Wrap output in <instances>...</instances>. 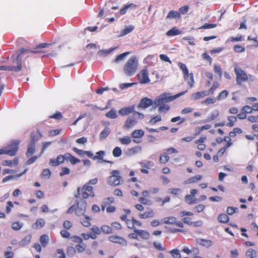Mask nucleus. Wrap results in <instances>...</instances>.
Listing matches in <instances>:
<instances>
[{"label": "nucleus", "mask_w": 258, "mask_h": 258, "mask_svg": "<svg viewBox=\"0 0 258 258\" xmlns=\"http://www.w3.org/2000/svg\"><path fill=\"white\" fill-rule=\"evenodd\" d=\"M138 68V60L135 55L131 56L124 64L123 70L126 76L131 77L135 74Z\"/></svg>", "instance_id": "nucleus-1"}, {"label": "nucleus", "mask_w": 258, "mask_h": 258, "mask_svg": "<svg viewBox=\"0 0 258 258\" xmlns=\"http://www.w3.org/2000/svg\"><path fill=\"white\" fill-rule=\"evenodd\" d=\"M94 196V188L92 186H88V184H86L82 187L77 188V193L75 196L76 198H82L84 200L89 198H93Z\"/></svg>", "instance_id": "nucleus-2"}, {"label": "nucleus", "mask_w": 258, "mask_h": 258, "mask_svg": "<svg viewBox=\"0 0 258 258\" xmlns=\"http://www.w3.org/2000/svg\"><path fill=\"white\" fill-rule=\"evenodd\" d=\"M234 72L236 75V85H241L244 82L248 81L252 76L247 75V73L236 63L234 65Z\"/></svg>", "instance_id": "nucleus-3"}, {"label": "nucleus", "mask_w": 258, "mask_h": 258, "mask_svg": "<svg viewBox=\"0 0 258 258\" xmlns=\"http://www.w3.org/2000/svg\"><path fill=\"white\" fill-rule=\"evenodd\" d=\"M87 208V202L84 200H80L77 202V205L71 206L68 210L67 213L71 214L75 212L78 216L84 215Z\"/></svg>", "instance_id": "nucleus-4"}, {"label": "nucleus", "mask_w": 258, "mask_h": 258, "mask_svg": "<svg viewBox=\"0 0 258 258\" xmlns=\"http://www.w3.org/2000/svg\"><path fill=\"white\" fill-rule=\"evenodd\" d=\"M144 117L143 114L139 112H135L133 115L129 116L123 126V128L125 130H128L133 128L138 122V119H143Z\"/></svg>", "instance_id": "nucleus-5"}, {"label": "nucleus", "mask_w": 258, "mask_h": 258, "mask_svg": "<svg viewBox=\"0 0 258 258\" xmlns=\"http://www.w3.org/2000/svg\"><path fill=\"white\" fill-rule=\"evenodd\" d=\"M51 45L50 43H41L37 45L34 48V50L33 51H30L28 49L27 52H24V53H27L29 52L34 53H40L43 54V56H53L55 52L54 51L52 50L50 53L48 52L50 50H42L43 48H48L49 46H50Z\"/></svg>", "instance_id": "nucleus-6"}, {"label": "nucleus", "mask_w": 258, "mask_h": 258, "mask_svg": "<svg viewBox=\"0 0 258 258\" xmlns=\"http://www.w3.org/2000/svg\"><path fill=\"white\" fill-rule=\"evenodd\" d=\"M27 52V50H25L24 48H21L19 50V53L18 54L16 60L17 62V66H0V70L2 71H13L15 72H19L22 70V58L21 55L24 52Z\"/></svg>", "instance_id": "nucleus-7"}, {"label": "nucleus", "mask_w": 258, "mask_h": 258, "mask_svg": "<svg viewBox=\"0 0 258 258\" xmlns=\"http://www.w3.org/2000/svg\"><path fill=\"white\" fill-rule=\"evenodd\" d=\"M187 92V90L179 93L173 96H166L164 95H161L159 97L156 98L154 100V104L156 106H158L160 105L164 104V103L169 102L172 101L179 97L184 95Z\"/></svg>", "instance_id": "nucleus-8"}, {"label": "nucleus", "mask_w": 258, "mask_h": 258, "mask_svg": "<svg viewBox=\"0 0 258 258\" xmlns=\"http://www.w3.org/2000/svg\"><path fill=\"white\" fill-rule=\"evenodd\" d=\"M178 66L182 72L184 80L187 82L190 88H192L194 86L195 83L192 73H189L188 69L186 65L182 62H178Z\"/></svg>", "instance_id": "nucleus-9"}, {"label": "nucleus", "mask_w": 258, "mask_h": 258, "mask_svg": "<svg viewBox=\"0 0 258 258\" xmlns=\"http://www.w3.org/2000/svg\"><path fill=\"white\" fill-rule=\"evenodd\" d=\"M121 180L122 177L120 176L119 171L114 170L111 171L107 182L110 185L115 186L119 185Z\"/></svg>", "instance_id": "nucleus-10"}, {"label": "nucleus", "mask_w": 258, "mask_h": 258, "mask_svg": "<svg viewBox=\"0 0 258 258\" xmlns=\"http://www.w3.org/2000/svg\"><path fill=\"white\" fill-rule=\"evenodd\" d=\"M19 144V141L13 142L7 148L0 149V155L2 154H7L12 156L15 155L18 150Z\"/></svg>", "instance_id": "nucleus-11"}, {"label": "nucleus", "mask_w": 258, "mask_h": 258, "mask_svg": "<svg viewBox=\"0 0 258 258\" xmlns=\"http://www.w3.org/2000/svg\"><path fill=\"white\" fill-rule=\"evenodd\" d=\"M178 151L173 147L167 149L163 154H161L159 158V162L161 164H165L169 160L168 155L172 153H178Z\"/></svg>", "instance_id": "nucleus-12"}, {"label": "nucleus", "mask_w": 258, "mask_h": 258, "mask_svg": "<svg viewBox=\"0 0 258 258\" xmlns=\"http://www.w3.org/2000/svg\"><path fill=\"white\" fill-rule=\"evenodd\" d=\"M162 221L164 224L175 225L181 228L184 227L183 223L177 220L176 218L173 216L165 217L162 220Z\"/></svg>", "instance_id": "nucleus-13"}, {"label": "nucleus", "mask_w": 258, "mask_h": 258, "mask_svg": "<svg viewBox=\"0 0 258 258\" xmlns=\"http://www.w3.org/2000/svg\"><path fill=\"white\" fill-rule=\"evenodd\" d=\"M139 82L140 84L149 83L150 80L148 77V72L146 69L141 70L138 75Z\"/></svg>", "instance_id": "nucleus-14"}, {"label": "nucleus", "mask_w": 258, "mask_h": 258, "mask_svg": "<svg viewBox=\"0 0 258 258\" xmlns=\"http://www.w3.org/2000/svg\"><path fill=\"white\" fill-rule=\"evenodd\" d=\"M145 132L143 130H136L131 134V137L133 138V142L135 143L139 144L141 142V140H140L144 136Z\"/></svg>", "instance_id": "nucleus-15"}, {"label": "nucleus", "mask_w": 258, "mask_h": 258, "mask_svg": "<svg viewBox=\"0 0 258 258\" xmlns=\"http://www.w3.org/2000/svg\"><path fill=\"white\" fill-rule=\"evenodd\" d=\"M108 240L112 243H118L122 245H126L127 243V240L125 238L118 235H111L109 236Z\"/></svg>", "instance_id": "nucleus-16"}, {"label": "nucleus", "mask_w": 258, "mask_h": 258, "mask_svg": "<svg viewBox=\"0 0 258 258\" xmlns=\"http://www.w3.org/2000/svg\"><path fill=\"white\" fill-rule=\"evenodd\" d=\"M153 104V101L152 99L145 97L141 99L140 103L138 105V108L142 109H146Z\"/></svg>", "instance_id": "nucleus-17"}, {"label": "nucleus", "mask_w": 258, "mask_h": 258, "mask_svg": "<svg viewBox=\"0 0 258 258\" xmlns=\"http://www.w3.org/2000/svg\"><path fill=\"white\" fill-rule=\"evenodd\" d=\"M135 109V106L134 105L121 108L119 111L118 113L122 116L127 115L131 113H134Z\"/></svg>", "instance_id": "nucleus-18"}, {"label": "nucleus", "mask_w": 258, "mask_h": 258, "mask_svg": "<svg viewBox=\"0 0 258 258\" xmlns=\"http://www.w3.org/2000/svg\"><path fill=\"white\" fill-rule=\"evenodd\" d=\"M64 158L63 155H59L56 159H50L49 160V164L52 166H57L60 164L63 163Z\"/></svg>", "instance_id": "nucleus-19"}, {"label": "nucleus", "mask_w": 258, "mask_h": 258, "mask_svg": "<svg viewBox=\"0 0 258 258\" xmlns=\"http://www.w3.org/2000/svg\"><path fill=\"white\" fill-rule=\"evenodd\" d=\"M139 216V217L142 219L152 218L155 216V213L153 210L150 209L148 211L144 212L143 213H140Z\"/></svg>", "instance_id": "nucleus-20"}, {"label": "nucleus", "mask_w": 258, "mask_h": 258, "mask_svg": "<svg viewBox=\"0 0 258 258\" xmlns=\"http://www.w3.org/2000/svg\"><path fill=\"white\" fill-rule=\"evenodd\" d=\"M134 232L143 239L147 240L150 238V233L146 230H138L135 228Z\"/></svg>", "instance_id": "nucleus-21"}, {"label": "nucleus", "mask_w": 258, "mask_h": 258, "mask_svg": "<svg viewBox=\"0 0 258 258\" xmlns=\"http://www.w3.org/2000/svg\"><path fill=\"white\" fill-rule=\"evenodd\" d=\"M45 224L44 220L42 218H38L36 222L32 225V228L33 229H40L43 228Z\"/></svg>", "instance_id": "nucleus-22"}, {"label": "nucleus", "mask_w": 258, "mask_h": 258, "mask_svg": "<svg viewBox=\"0 0 258 258\" xmlns=\"http://www.w3.org/2000/svg\"><path fill=\"white\" fill-rule=\"evenodd\" d=\"M196 242L197 243L207 248L211 246L213 244V242L211 240H207L204 239H197Z\"/></svg>", "instance_id": "nucleus-23"}, {"label": "nucleus", "mask_w": 258, "mask_h": 258, "mask_svg": "<svg viewBox=\"0 0 258 258\" xmlns=\"http://www.w3.org/2000/svg\"><path fill=\"white\" fill-rule=\"evenodd\" d=\"M182 31L177 28L176 27H173L172 29L166 32V35L168 37H172L181 34Z\"/></svg>", "instance_id": "nucleus-24"}, {"label": "nucleus", "mask_w": 258, "mask_h": 258, "mask_svg": "<svg viewBox=\"0 0 258 258\" xmlns=\"http://www.w3.org/2000/svg\"><path fill=\"white\" fill-rule=\"evenodd\" d=\"M207 95H209L206 91L197 92L191 95V98L194 100H197Z\"/></svg>", "instance_id": "nucleus-25"}, {"label": "nucleus", "mask_w": 258, "mask_h": 258, "mask_svg": "<svg viewBox=\"0 0 258 258\" xmlns=\"http://www.w3.org/2000/svg\"><path fill=\"white\" fill-rule=\"evenodd\" d=\"M202 176L200 175H197L195 176L191 177L186 180L184 181V184H188L190 183H194L198 182L200 180H201Z\"/></svg>", "instance_id": "nucleus-26"}, {"label": "nucleus", "mask_w": 258, "mask_h": 258, "mask_svg": "<svg viewBox=\"0 0 258 258\" xmlns=\"http://www.w3.org/2000/svg\"><path fill=\"white\" fill-rule=\"evenodd\" d=\"M27 172V169H25L23 172L16 175H8L6 176L3 179L2 182L3 183L6 182L7 181L13 179L14 178H18L21 177L22 175L25 174Z\"/></svg>", "instance_id": "nucleus-27"}, {"label": "nucleus", "mask_w": 258, "mask_h": 258, "mask_svg": "<svg viewBox=\"0 0 258 258\" xmlns=\"http://www.w3.org/2000/svg\"><path fill=\"white\" fill-rule=\"evenodd\" d=\"M73 150L79 155H82L83 153L84 154L87 155L89 158L94 159V156L93 154L90 151H83L82 150L78 149L76 147H74L73 149Z\"/></svg>", "instance_id": "nucleus-28"}, {"label": "nucleus", "mask_w": 258, "mask_h": 258, "mask_svg": "<svg viewBox=\"0 0 258 258\" xmlns=\"http://www.w3.org/2000/svg\"><path fill=\"white\" fill-rule=\"evenodd\" d=\"M142 151V147L140 146H135L127 149V153L130 155H134Z\"/></svg>", "instance_id": "nucleus-29"}, {"label": "nucleus", "mask_w": 258, "mask_h": 258, "mask_svg": "<svg viewBox=\"0 0 258 258\" xmlns=\"http://www.w3.org/2000/svg\"><path fill=\"white\" fill-rule=\"evenodd\" d=\"M219 115V112L218 110H215L211 112L209 116L207 117V119L204 121L206 122H210L215 119H216Z\"/></svg>", "instance_id": "nucleus-30"}, {"label": "nucleus", "mask_w": 258, "mask_h": 258, "mask_svg": "<svg viewBox=\"0 0 258 258\" xmlns=\"http://www.w3.org/2000/svg\"><path fill=\"white\" fill-rule=\"evenodd\" d=\"M180 17V13H179L178 11L171 10L169 11L166 18L167 19H170L173 18H179Z\"/></svg>", "instance_id": "nucleus-31"}, {"label": "nucleus", "mask_w": 258, "mask_h": 258, "mask_svg": "<svg viewBox=\"0 0 258 258\" xmlns=\"http://www.w3.org/2000/svg\"><path fill=\"white\" fill-rule=\"evenodd\" d=\"M212 127L211 125L207 124L205 125H203L201 127H198L196 128V132H195V136L199 135L201 132H202L204 130H207L211 128Z\"/></svg>", "instance_id": "nucleus-32"}, {"label": "nucleus", "mask_w": 258, "mask_h": 258, "mask_svg": "<svg viewBox=\"0 0 258 258\" xmlns=\"http://www.w3.org/2000/svg\"><path fill=\"white\" fill-rule=\"evenodd\" d=\"M35 152V145L29 144L28 145V148L26 153L27 157H29L32 155Z\"/></svg>", "instance_id": "nucleus-33"}, {"label": "nucleus", "mask_w": 258, "mask_h": 258, "mask_svg": "<svg viewBox=\"0 0 258 258\" xmlns=\"http://www.w3.org/2000/svg\"><path fill=\"white\" fill-rule=\"evenodd\" d=\"M110 133V130L109 127H106L100 134V139H105Z\"/></svg>", "instance_id": "nucleus-34"}, {"label": "nucleus", "mask_w": 258, "mask_h": 258, "mask_svg": "<svg viewBox=\"0 0 258 258\" xmlns=\"http://www.w3.org/2000/svg\"><path fill=\"white\" fill-rule=\"evenodd\" d=\"M48 236L46 234H43L40 237V242L42 246L45 247L48 243Z\"/></svg>", "instance_id": "nucleus-35"}, {"label": "nucleus", "mask_w": 258, "mask_h": 258, "mask_svg": "<svg viewBox=\"0 0 258 258\" xmlns=\"http://www.w3.org/2000/svg\"><path fill=\"white\" fill-rule=\"evenodd\" d=\"M218 220L219 222L222 223H226L229 221V217L225 214H220L218 217Z\"/></svg>", "instance_id": "nucleus-36"}, {"label": "nucleus", "mask_w": 258, "mask_h": 258, "mask_svg": "<svg viewBox=\"0 0 258 258\" xmlns=\"http://www.w3.org/2000/svg\"><path fill=\"white\" fill-rule=\"evenodd\" d=\"M101 231L106 234H110L113 233L112 228L111 226H109L106 225H103L101 227Z\"/></svg>", "instance_id": "nucleus-37"}, {"label": "nucleus", "mask_w": 258, "mask_h": 258, "mask_svg": "<svg viewBox=\"0 0 258 258\" xmlns=\"http://www.w3.org/2000/svg\"><path fill=\"white\" fill-rule=\"evenodd\" d=\"M237 116L236 117L235 116H232V115L228 116L227 117V119L229 121V122H228V123H227V125L229 127L233 126L234 125V123L237 121Z\"/></svg>", "instance_id": "nucleus-38"}, {"label": "nucleus", "mask_w": 258, "mask_h": 258, "mask_svg": "<svg viewBox=\"0 0 258 258\" xmlns=\"http://www.w3.org/2000/svg\"><path fill=\"white\" fill-rule=\"evenodd\" d=\"M119 141L122 145H128L131 143L132 140L130 137L125 136L122 138H119Z\"/></svg>", "instance_id": "nucleus-39"}, {"label": "nucleus", "mask_w": 258, "mask_h": 258, "mask_svg": "<svg viewBox=\"0 0 258 258\" xmlns=\"http://www.w3.org/2000/svg\"><path fill=\"white\" fill-rule=\"evenodd\" d=\"M220 86L219 83L218 82H214L212 87L209 90L207 91L208 95H212L214 93L215 90L218 88Z\"/></svg>", "instance_id": "nucleus-40"}, {"label": "nucleus", "mask_w": 258, "mask_h": 258, "mask_svg": "<svg viewBox=\"0 0 258 258\" xmlns=\"http://www.w3.org/2000/svg\"><path fill=\"white\" fill-rule=\"evenodd\" d=\"M31 239V236L30 235H28L26 236L21 241L20 243V245L22 246H25L30 242Z\"/></svg>", "instance_id": "nucleus-41"}, {"label": "nucleus", "mask_w": 258, "mask_h": 258, "mask_svg": "<svg viewBox=\"0 0 258 258\" xmlns=\"http://www.w3.org/2000/svg\"><path fill=\"white\" fill-rule=\"evenodd\" d=\"M256 251L252 248L248 249L246 252L247 258H255L256 257Z\"/></svg>", "instance_id": "nucleus-42"}, {"label": "nucleus", "mask_w": 258, "mask_h": 258, "mask_svg": "<svg viewBox=\"0 0 258 258\" xmlns=\"http://www.w3.org/2000/svg\"><path fill=\"white\" fill-rule=\"evenodd\" d=\"M214 73L218 75L219 78L220 79L222 76V70L220 65L215 64L214 66Z\"/></svg>", "instance_id": "nucleus-43"}, {"label": "nucleus", "mask_w": 258, "mask_h": 258, "mask_svg": "<svg viewBox=\"0 0 258 258\" xmlns=\"http://www.w3.org/2000/svg\"><path fill=\"white\" fill-rule=\"evenodd\" d=\"M130 53V52H125L121 54H119L115 58L114 62H118L119 61L123 60L124 58Z\"/></svg>", "instance_id": "nucleus-44"}, {"label": "nucleus", "mask_w": 258, "mask_h": 258, "mask_svg": "<svg viewBox=\"0 0 258 258\" xmlns=\"http://www.w3.org/2000/svg\"><path fill=\"white\" fill-rule=\"evenodd\" d=\"M233 50L236 53H241L245 51V48L244 46L239 44H236L234 46Z\"/></svg>", "instance_id": "nucleus-45"}, {"label": "nucleus", "mask_w": 258, "mask_h": 258, "mask_svg": "<svg viewBox=\"0 0 258 258\" xmlns=\"http://www.w3.org/2000/svg\"><path fill=\"white\" fill-rule=\"evenodd\" d=\"M50 175L51 171L49 169L47 168L44 169L41 173V177L43 178H49Z\"/></svg>", "instance_id": "nucleus-46"}, {"label": "nucleus", "mask_w": 258, "mask_h": 258, "mask_svg": "<svg viewBox=\"0 0 258 258\" xmlns=\"http://www.w3.org/2000/svg\"><path fill=\"white\" fill-rule=\"evenodd\" d=\"M105 115L109 118H116L117 117L116 111L114 109H111L109 112L106 113Z\"/></svg>", "instance_id": "nucleus-47"}, {"label": "nucleus", "mask_w": 258, "mask_h": 258, "mask_svg": "<svg viewBox=\"0 0 258 258\" xmlns=\"http://www.w3.org/2000/svg\"><path fill=\"white\" fill-rule=\"evenodd\" d=\"M111 226L112 228L113 232L114 231H118V230H121L122 227L121 224L119 223V222H112L111 224Z\"/></svg>", "instance_id": "nucleus-48"}, {"label": "nucleus", "mask_w": 258, "mask_h": 258, "mask_svg": "<svg viewBox=\"0 0 258 258\" xmlns=\"http://www.w3.org/2000/svg\"><path fill=\"white\" fill-rule=\"evenodd\" d=\"M229 94V92L228 91L225 90L221 91L218 96L217 97V99L218 100H220L221 99H223L226 98Z\"/></svg>", "instance_id": "nucleus-49"}, {"label": "nucleus", "mask_w": 258, "mask_h": 258, "mask_svg": "<svg viewBox=\"0 0 258 258\" xmlns=\"http://www.w3.org/2000/svg\"><path fill=\"white\" fill-rule=\"evenodd\" d=\"M55 255H56V258H66V255L63 249L62 248L57 249Z\"/></svg>", "instance_id": "nucleus-50"}, {"label": "nucleus", "mask_w": 258, "mask_h": 258, "mask_svg": "<svg viewBox=\"0 0 258 258\" xmlns=\"http://www.w3.org/2000/svg\"><path fill=\"white\" fill-rule=\"evenodd\" d=\"M113 156L114 157H119L122 154V151L120 147H116L112 151Z\"/></svg>", "instance_id": "nucleus-51"}, {"label": "nucleus", "mask_w": 258, "mask_h": 258, "mask_svg": "<svg viewBox=\"0 0 258 258\" xmlns=\"http://www.w3.org/2000/svg\"><path fill=\"white\" fill-rule=\"evenodd\" d=\"M185 200L188 205H191L196 203V200L194 199L193 196L190 195L185 196Z\"/></svg>", "instance_id": "nucleus-52"}, {"label": "nucleus", "mask_w": 258, "mask_h": 258, "mask_svg": "<svg viewBox=\"0 0 258 258\" xmlns=\"http://www.w3.org/2000/svg\"><path fill=\"white\" fill-rule=\"evenodd\" d=\"M173 258H181L179 250L177 249H173L169 251Z\"/></svg>", "instance_id": "nucleus-53"}, {"label": "nucleus", "mask_w": 258, "mask_h": 258, "mask_svg": "<svg viewBox=\"0 0 258 258\" xmlns=\"http://www.w3.org/2000/svg\"><path fill=\"white\" fill-rule=\"evenodd\" d=\"M170 109L168 105L162 104L159 105L158 108V111L159 112H167Z\"/></svg>", "instance_id": "nucleus-54"}, {"label": "nucleus", "mask_w": 258, "mask_h": 258, "mask_svg": "<svg viewBox=\"0 0 258 258\" xmlns=\"http://www.w3.org/2000/svg\"><path fill=\"white\" fill-rule=\"evenodd\" d=\"M114 50V48H111L108 50L101 49L98 52L99 55L101 56H106L109 54L112 51Z\"/></svg>", "instance_id": "nucleus-55"}, {"label": "nucleus", "mask_w": 258, "mask_h": 258, "mask_svg": "<svg viewBox=\"0 0 258 258\" xmlns=\"http://www.w3.org/2000/svg\"><path fill=\"white\" fill-rule=\"evenodd\" d=\"M242 133V130L238 127L233 128V131L230 132L229 135L230 137H234L236 134H240Z\"/></svg>", "instance_id": "nucleus-56"}, {"label": "nucleus", "mask_w": 258, "mask_h": 258, "mask_svg": "<svg viewBox=\"0 0 258 258\" xmlns=\"http://www.w3.org/2000/svg\"><path fill=\"white\" fill-rule=\"evenodd\" d=\"M243 40V36L240 35L237 37H231L227 39V42H234L236 41H242Z\"/></svg>", "instance_id": "nucleus-57"}, {"label": "nucleus", "mask_w": 258, "mask_h": 258, "mask_svg": "<svg viewBox=\"0 0 258 258\" xmlns=\"http://www.w3.org/2000/svg\"><path fill=\"white\" fill-rule=\"evenodd\" d=\"M185 120L186 119L185 118H181L179 116L173 117L171 119V121L172 122H175L176 121H179L177 124H180L184 122Z\"/></svg>", "instance_id": "nucleus-58"}, {"label": "nucleus", "mask_w": 258, "mask_h": 258, "mask_svg": "<svg viewBox=\"0 0 258 258\" xmlns=\"http://www.w3.org/2000/svg\"><path fill=\"white\" fill-rule=\"evenodd\" d=\"M22 224L19 221L14 222L12 225V228L14 230H19L22 227Z\"/></svg>", "instance_id": "nucleus-59"}, {"label": "nucleus", "mask_w": 258, "mask_h": 258, "mask_svg": "<svg viewBox=\"0 0 258 258\" xmlns=\"http://www.w3.org/2000/svg\"><path fill=\"white\" fill-rule=\"evenodd\" d=\"M91 230L92 232H91L90 234H94L96 236V235H99L101 232V228H99L96 226H93L91 228Z\"/></svg>", "instance_id": "nucleus-60"}, {"label": "nucleus", "mask_w": 258, "mask_h": 258, "mask_svg": "<svg viewBox=\"0 0 258 258\" xmlns=\"http://www.w3.org/2000/svg\"><path fill=\"white\" fill-rule=\"evenodd\" d=\"M90 220V218L88 216H86L85 218L81 221V223L84 226L88 227L91 225Z\"/></svg>", "instance_id": "nucleus-61"}, {"label": "nucleus", "mask_w": 258, "mask_h": 258, "mask_svg": "<svg viewBox=\"0 0 258 258\" xmlns=\"http://www.w3.org/2000/svg\"><path fill=\"white\" fill-rule=\"evenodd\" d=\"M104 155L105 153L103 151H99L96 153V155L94 157V160L100 159L103 160Z\"/></svg>", "instance_id": "nucleus-62"}, {"label": "nucleus", "mask_w": 258, "mask_h": 258, "mask_svg": "<svg viewBox=\"0 0 258 258\" xmlns=\"http://www.w3.org/2000/svg\"><path fill=\"white\" fill-rule=\"evenodd\" d=\"M216 99L215 98H207L205 100L202 101L203 104H205L207 105L214 104L215 102H216Z\"/></svg>", "instance_id": "nucleus-63"}, {"label": "nucleus", "mask_w": 258, "mask_h": 258, "mask_svg": "<svg viewBox=\"0 0 258 258\" xmlns=\"http://www.w3.org/2000/svg\"><path fill=\"white\" fill-rule=\"evenodd\" d=\"M86 245L83 243H80L76 246V248L78 252H82L86 249Z\"/></svg>", "instance_id": "nucleus-64"}]
</instances>
